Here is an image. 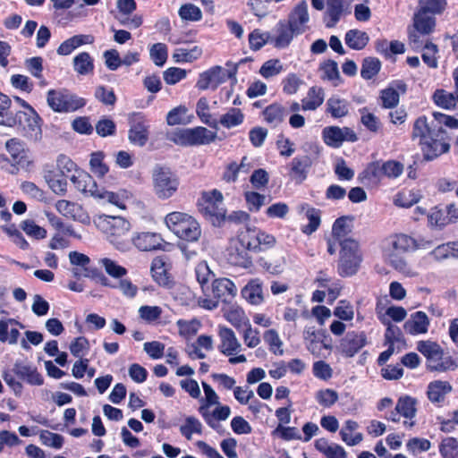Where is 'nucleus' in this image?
<instances>
[{
	"label": "nucleus",
	"mask_w": 458,
	"mask_h": 458,
	"mask_svg": "<svg viewBox=\"0 0 458 458\" xmlns=\"http://www.w3.org/2000/svg\"><path fill=\"white\" fill-rule=\"evenodd\" d=\"M428 327V317L423 311H416L411 314L409 319L403 324L404 331L411 335L426 334Z\"/></svg>",
	"instance_id": "nucleus-15"
},
{
	"label": "nucleus",
	"mask_w": 458,
	"mask_h": 458,
	"mask_svg": "<svg viewBox=\"0 0 458 458\" xmlns=\"http://www.w3.org/2000/svg\"><path fill=\"white\" fill-rule=\"evenodd\" d=\"M8 153L11 155L13 162L21 166H25L29 163L27 151L24 143L18 139H11L5 144Z\"/></svg>",
	"instance_id": "nucleus-27"
},
{
	"label": "nucleus",
	"mask_w": 458,
	"mask_h": 458,
	"mask_svg": "<svg viewBox=\"0 0 458 458\" xmlns=\"http://www.w3.org/2000/svg\"><path fill=\"white\" fill-rule=\"evenodd\" d=\"M414 30L422 35H429L433 32L436 26V19L434 16L426 14L418 10L413 18Z\"/></svg>",
	"instance_id": "nucleus-32"
},
{
	"label": "nucleus",
	"mask_w": 458,
	"mask_h": 458,
	"mask_svg": "<svg viewBox=\"0 0 458 458\" xmlns=\"http://www.w3.org/2000/svg\"><path fill=\"white\" fill-rule=\"evenodd\" d=\"M419 11L431 14V16L442 13L446 7L445 0H419Z\"/></svg>",
	"instance_id": "nucleus-50"
},
{
	"label": "nucleus",
	"mask_w": 458,
	"mask_h": 458,
	"mask_svg": "<svg viewBox=\"0 0 458 458\" xmlns=\"http://www.w3.org/2000/svg\"><path fill=\"white\" fill-rule=\"evenodd\" d=\"M93 37L90 35H75L64 40L57 48L60 55H68L79 47L93 43Z\"/></svg>",
	"instance_id": "nucleus-28"
},
{
	"label": "nucleus",
	"mask_w": 458,
	"mask_h": 458,
	"mask_svg": "<svg viewBox=\"0 0 458 458\" xmlns=\"http://www.w3.org/2000/svg\"><path fill=\"white\" fill-rule=\"evenodd\" d=\"M165 222L174 234L187 242H196L201 235L199 224L186 213H169L166 215Z\"/></svg>",
	"instance_id": "nucleus-1"
},
{
	"label": "nucleus",
	"mask_w": 458,
	"mask_h": 458,
	"mask_svg": "<svg viewBox=\"0 0 458 458\" xmlns=\"http://www.w3.org/2000/svg\"><path fill=\"white\" fill-rule=\"evenodd\" d=\"M324 337V333L316 330L314 327H308L303 332L306 347L315 356H319L322 350L327 348Z\"/></svg>",
	"instance_id": "nucleus-16"
},
{
	"label": "nucleus",
	"mask_w": 458,
	"mask_h": 458,
	"mask_svg": "<svg viewBox=\"0 0 458 458\" xmlns=\"http://www.w3.org/2000/svg\"><path fill=\"white\" fill-rule=\"evenodd\" d=\"M422 52L421 58L425 64L429 68L436 69L438 66V61L437 54L438 52L437 46L434 43H428L424 46V48L420 50Z\"/></svg>",
	"instance_id": "nucleus-56"
},
{
	"label": "nucleus",
	"mask_w": 458,
	"mask_h": 458,
	"mask_svg": "<svg viewBox=\"0 0 458 458\" xmlns=\"http://www.w3.org/2000/svg\"><path fill=\"white\" fill-rule=\"evenodd\" d=\"M416 400L411 396H403L398 399L396 411L401 416L407 420H411L416 415Z\"/></svg>",
	"instance_id": "nucleus-46"
},
{
	"label": "nucleus",
	"mask_w": 458,
	"mask_h": 458,
	"mask_svg": "<svg viewBox=\"0 0 458 458\" xmlns=\"http://www.w3.org/2000/svg\"><path fill=\"white\" fill-rule=\"evenodd\" d=\"M369 39L368 34L359 30H351L345 34V43L356 50L364 48Z\"/></svg>",
	"instance_id": "nucleus-42"
},
{
	"label": "nucleus",
	"mask_w": 458,
	"mask_h": 458,
	"mask_svg": "<svg viewBox=\"0 0 458 458\" xmlns=\"http://www.w3.org/2000/svg\"><path fill=\"white\" fill-rule=\"evenodd\" d=\"M44 178L49 188L56 194L63 195L67 191L66 175L53 169L44 171Z\"/></svg>",
	"instance_id": "nucleus-26"
},
{
	"label": "nucleus",
	"mask_w": 458,
	"mask_h": 458,
	"mask_svg": "<svg viewBox=\"0 0 458 458\" xmlns=\"http://www.w3.org/2000/svg\"><path fill=\"white\" fill-rule=\"evenodd\" d=\"M11 99L0 92V124L13 126V116L10 113Z\"/></svg>",
	"instance_id": "nucleus-57"
},
{
	"label": "nucleus",
	"mask_w": 458,
	"mask_h": 458,
	"mask_svg": "<svg viewBox=\"0 0 458 458\" xmlns=\"http://www.w3.org/2000/svg\"><path fill=\"white\" fill-rule=\"evenodd\" d=\"M324 101V92L321 88L312 87L308 93L307 98L302 101L303 110H315Z\"/></svg>",
	"instance_id": "nucleus-49"
},
{
	"label": "nucleus",
	"mask_w": 458,
	"mask_h": 458,
	"mask_svg": "<svg viewBox=\"0 0 458 458\" xmlns=\"http://www.w3.org/2000/svg\"><path fill=\"white\" fill-rule=\"evenodd\" d=\"M132 242L141 251H151L161 248L163 239L158 233L143 232L137 233Z\"/></svg>",
	"instance_id": "nucleus-18"
},
{
	"label": "nucleus",
	"mask_w": 458,
	"mask_h": 458,
	"mask_svg": "<svg viewBox=\"0 0 458 458\" xmlns=\"http://www.w3.org/2000/svg\"><path fill=\"white\" fill-rule=\"evenodd\" d=\"M310 165V160L307 156L294 157L291 163L292 176L300 182H302L306 178Z\"/></svg>",
	"instance_id": "nucleus-40"
},
{
	"label": "nucleus",
	"mask_w": 458,
	"mask_h": 458,
	"mask_svg": "<svg viewBox=\"0 0 458 458\" xmlns=\"http://www.w3.org/2000/svg\"><path fill=\"white\" fill-rule=\"evenodd\" d=\"M382 254L384 260L394 269L406 272L407 263L403 257V253L383 248Z\"/></svg>",
	"instance_id": "nucleus-43"
},
{
	"label": "nucleus",
	"mask_w": 458,
	"mask_h": 458,
	"mask_svg": "<svg viewBox=\"0 0 458 458\" xmlns=\"http://www.w3.org/2000/svg\"><path fill=\"white\" fill-rule=\"evenodd\" d=\"M283 71V65L278 59H270L265 62L260 67L259 73L262 77L268 79L279 74Z\"/></svg>",
	"instance_id": "nucleus-64"
},
{
	"label": "nucleus",
	"mask_w": 458,
	"mask_h": 458,
	"mask_svg": "<svg viewBox=\"0 0 458 458\" xmlns=\"http://www.w3.org/2000/svg\"><path fill=\"white\" fill-rule=\"evenodd\" d=\"M129 140L131 143L142 147L148 140V121L142 113H132L129 116Z\"/></svg>",
	"instance_id": "nucleus-8"
},
{
	"label": "nucleus",
	"mask_w": 458,
	"mask_h": 458,
	"mask_svg": "<svg viewBox=\"0 0 458 458\" xmlns=\"http://www.w3.org/2000/svg\"><path fill=\"white\" fill-rule=\"evenodd\" d=\"M224 317L229 323L238 329L250 323L244 310L236 305H231L225 310Z\"/></svg>",
	"instance_id": "nucleus-35"
},
{
	"label": "nucleus",
	"mask_w": 458,
	"mask_h": 458,
	"mask_svg": "<svg viewBox=\"0 0 458 458\" xmlns=\"http://www.w3.org/2000/svg\"><path fill=\"white\" fill-rule=\"evenodd\" d=\"M434 103L444 109H454L458 104L456 93H452L445 89H437L433 94Z\"/></svg>",
	"instance_id": "nucleus-37"
},
{
	"label": "nucleus",
	"mask_w": 458,
	"mask_h": 458,
	"mask_svg": "<svg viewBox=\"0 0 458 458\" xmlns=\"http://www.w3.org/2000/svg\"><path fill=\"white\" fill-rule=\"evenodd\" d=\"M265 120L274 125L279 124L284 117V109L279 104H272L263 112Z\"/></svg>",
	"instance_id": "nucleus-53"
},
{
	"label": "nucleus",
	"mask_w": 458,
	"mask_h": 458,
	"mask_svg": "<svg viewBox=\"0 0 458 458\" xmlns=\"http://www.w3.org/2000/svg\"><path fill=\"white\" fill-rule=\"evenodd\" d=\"M403 165L395 160L382 163L383 175L389 179L398 178L403 172Z\"/></svg>",
	"instance_id": "nucleus-62"
},
{
	"label": "nucleus",
	"mask_w": 458,
	"mask_h": 458,
	"mask_svg": "<svg viewBox=\"0 0 458 458\" xmlns=\"http://www.w3.org/2000/svg\"><path fill=\"white\" fill-rule=\"evenodd\" d=\"M427 367L429 370L437 372L454 370L458 367V359L445 355L441 349L437 356L427 362Z\"/></svg>",
	"instance_id": "nucleus-23"
},
{
	"label": "nucleus",
	"mask_w": 458,
	"mask_h": 458,
	"mask_svg": "<svg viewBox=\"0 0 458 458\" xmlns=\"http://www.w3.org/2000/svg\"><path fill=\"white\" fill-rule=\"evenodd\" d=\"M13 124H17L23 136L30 140L37 142L41 140V118L35 109L18 111L13 116Z\"/></svg>",
	"instance_id": "nucleus-5"
},
{
	"label": "nucleus",
	"mask_w": 458,
	"mask_h": 458,
	"mask_svg": "<svg viewBox=\"0 0 458 458\" xmlns=\"http://www.w3.org/2000/svg\"><path fill=\"white\" fill-rule=\"evenodd\" d=\"M327 251L331 255L344 252V216L338 217L333 225L330 236L327 238Z\"/></svg>",
	"instance_id": "nucleus-17"
},
{
	"label": "nucleus",
	"mask_w": 458,
	"mask_h": 458,
	"mask_svg": "<svg viewBox=\"0 0 458 458\" xmlns=\"http://www.w3.org/2000/svg\"><path fill=\"white\" fill-rule=\"evenodd\" d=\"M149 57L158 67H162L168 58V47L164 43H155L149 47Z\"/></svg>",
	"instance_id": "nucleus-48"
},
{
	"label": "nucleus",
	"mask_w": 458,
	"mask_h": 458,
	"mask_svg": "<svg viewBox=\"0 0 458 458\" xmlns=\"http://www.w3.org/2000/svg\"><path fill=\"white\" fill-rule=\"evenodd\" d=\"M439 452L443 458H458V440L452 437L444 438Z\"/></svg>",
	"instance_id": "nucleus-54"
},
{
	"label": "nucleus",
	"mask_w": 458,
	"mask_h": 458,
	"mask_svg": "<svg viewBox=\"0 0 458 458\" xmlns=\"http://www.w3.org/2000/svg\"><path fill=\"white\" fill-rule=\"evenodd\" d=\"M199 412L211 428L219 432L221 428L219 421L226 420L229 418L231 409L227 405L218 404L213 411H210L209 409H206L205 407H199Z\"/></svg>",
	"instance_id": "nucleus-13"
},
{
	"label": "nucleus",
	"mask_w": 458,
	"mask_h": 458,
	"mask_svg": "<svg viewBox=\"0 0 458 458\" xmlns=\"http://www.w3.org/2000/svg\"><path fill=\"white\" fill-rule=\"evenodd\" d=\"M363 261V252L360 243L351 238H345V276L355 275Z\"/></svg>",
	"instance_id": "nucleus-9"
},
{
	"label": "nucleus",
	"mask_w": 458,
	"mask_h": 458,
	"mask_svg": "<svg viewBox=\"0 0 458 458\" xmlns=\"http://www.w3.org/2000/svg\"><path fill=\"white\" fill-rule=\"evenodd\" d=\"M274 34L270 38V41L277 48L287 47L293 38L299 34L295 33L294 30L287 23L286 21H279L275 26Z\"/></svg>",
	"instance_id": "nucleus-14"
},
{
	"label": "nucleus",
	"mask_w": 458,
	"mask_h": 458,
	"mask_svg": "<svg viewBox=\"0 0 458 458\" xmlns=\"http://www.w3.org/2000/svg\"><path fill=\"white\" fill-rule=\"evenodd\" d=\"M300 209L301 212H305V216L309 220V224L303 227L302 232L306 234H311L320 225V211L310 208L308 204H301Z\"/></svg>",
	"instance_id": "nucleus-36"
},
{
	"label": "nucleus",
	"mask_w": 458,
	"mask_h": 458,
	"mask_svg": "<svg viewBox=\"0 0 458 458\" xmlns=\"http://www.w3.org/2000/svg\"><path fill=\"white\" fill-rule=\"evenodd\" d=\"M218 336L220 344L218 350L225 356H233L242 349V344L237 339L235 333L225 326L218 327Z\"/></svg>",
	"instance_id": "nucleus-11"
},
{
	"label": "nucleus",
	"mask_w": 458,
	"mask_h": 458,
	"mask_svg": "<svg viewBox=\"0 0 458 458\" xmlns=\"http://www.w3.org/2000/svg\"><path fill=\"white\" fill-rule=\"evenodd\" d=\"M320 78L323 81H327L336 86L340 83V72L338 64L335 61L328 59L319 65Z\"/></svg>",
	"instance_id": "nucleus-31"
},
{
	"label": "nucleus",
	"mask_w": 458,
	"mask_h": 458,
	"mask_svg": "<svg viewBox=\"0 0 458 458\" xmlns=\"http://www.w3.org/2000/svg\"><path fill=\"white\" fill-rule=\"evenodd\" d=\"M366 344V335L363 332H349L345 335V355L353 356Z\"/></svg>",
	"instance_id": "nucleus-34"
},
{
	"label": "nucleus",
	"mask_w": 458,
	"mask_h": 458,
	"mask_svg": "<svg viewBox=\"0 0 458 458\" xmlns=\"http://www.w3.org/2000/svg\"><path fill=\"white\" fill-rule=\"evenodd\" d=\"M248 250L245 248L240 249L237 246H232L228 249L227 253V260L230 264L242 267H249L252 264V260L249 253Z\"/></svg>",
	"instance_id": "nucleus-30"
},
{
	"label": "nucleus",
	"mask_w": 458,
	"mask_h": 458,
	"mask_svg": "<svg viewBox=\"0 0 458 458\" xmlns=\"http://www.w3.org/2000/svg\"><path fill=\"white\" fill-rule=\"evenodd\" d=\"M70 180L79 191L97 199L100 188L97 185L89 174L84 171L76 170L75 174L71 176Z\"/></svg>",
	"instance_id": "nucleus-12"
},
{
	"label": "nucleus",
	"mask_w": 458,
	"mask_h": 458,
	"mask_svg": "<svg viewBox=\"0 0 458 458\" xmlns=\"http://www.w3.org/2000/svg\"><path fill=\"white\" fill-rule=\"evenodd\" d=\"M242 297L252 305H259L264 301L262 282L251 279L242 290Z\"/></svg>",
	"instance_id": "nucleus-24"
},
{
	"label": "nucleus",
	"mask_w": 458,
	"mask_h": 458,
	"mask_svg": "<svg viewBox=\"0 0 458 458\" xmlns=\"http://www.w3.org/2000/svg\"><path fill=\"white\" fill-rule=\"evenodd\" d=\"M324 142L332 148H340L344 142V131L336 126L325 127L322 131Z\"/></svg>",
	"instance_id": "nucleus-41"
},
{
	"label": "nucleus",
	"mask_w": 458,
	"mask_h": 458,
	"mask_svg": "<svg viewBox=\"0 0 458 458\" xmlns=\"http://www.w3.org/2000/svg\"><path fill=\"white\" fill-rule=\"evenodd\" d=\"M380 67L381 63L377 58H367L362 64L360 75L365 80H370L378 73Z\"/></svg>",
	"instance_id": "nucleus-58"
},
{
	"label": "nucleus",
	"mask_w": 458,
	"mask_h": 458,
	"mask_svg": "<svg viewBox=\"0 0 458 458\" xmlns=\"http://www.w3.org/2000/svg\"><path fill=\"white\" fill-rule=\"evenodd\" d=\"M382 163L376 161L369 164L360 174V179L364 184L377 185L383 179Z\"/></svg>",
	"instance_id": "nucleus-29"
},
{
	"label": "nucleus",
	"mask_w": 458,
	"mask_h": 458,
	"mask_svg": "<svg viewBox=\"0 0 458 458\" xmlns=\"http://www.w3.org/2000/svg\"><path fill=\"white\" fill-rule=\"evenodd\" d=\"M452 390L453 386L448 381L435 380L428 385L427 395L432 403L440 405Z\"/></svg>",
	"instance_id": "nucleus-19"
},
{
	"label": "nucleus",
	"mask_w": 458,
	"mask_h": 458,
	"mask_svg": "<svg viewBox=\"0 0 458 458\" xmlns=\"http://www.w3.org/2000/svg\"><path fill=\"white\" fill-rule=\"evenodd\" d=\"M244 121V114L240 108L231 107L220 116L218 124L225 129H232L241 125Z\"/></svg>",
	"instance_id": "nucleus-33"
},
{
	"label": "nucleus",
	"mask_w": 458,
	"mask_h": 458,
	"mask_svg": "<svg viewBox=\"0 0 458 458\" xmlns=\"http://www.w3.org/2000/svg\"><path fill=\"white\" fill-rule=\"evenodd\" d=\"M258 233L259 229L256 227H247L244 232H242L239 235V242L241 247L245 248L248 250L257 252L258 250Z\"/></svg>",
	"instance_id": "nucleus-44"
},
{
	"label": "nucleus",
	"mask_w": 458,
	"mask_h": 458,
	"mask_svg": "<svg viewBox=\"0 0 458 458\" xmlns=\"http://www.w3.org/2000/svg\"><path fill=\"white\" fill-rule=\"evenodd\" d=\"M308 4L302 0L299 2L290 12L287 23L294 30L295 33L302 34L308 29L310 14Z\"/></svg>",
	"instance_id": "nucleus-10"
},
{
	"label": "nucleus",
	"mask_w": 458,
	"mask_h": 458,
	"mask_svg": "<svg viewBox=\"0 0 458 458\" xmlns=\"http://www.w3.org/2000/svg\"><path fill=\"white\" fill-rule=\"evenodd\" d=\"M162 312V309L158 306L144 305L139 309L140 318L149 324L158 320Z\"/></svg>",
	"instance_id": "nucleus-60"
},
{
	"label": "nucleus",
	"mask_w": 458,
	"mask_h": 458,
	"mask_svg": "<svg viewBox=\"0 0 458 458\" xmlns=\"http://www.w3.org/2000/svg\"><path fill=\"white\" fill-rule=\"evenodd\" d=\"M72 66L78 75H91L95 69L94 59L88 52H81L73 57Z\"/></svg>",
	"instance_id": "nucleus-25"
},
{
	"label": "nucleus",
	"mask_w": 458,
	"mask_h": 458,
	"mask_svg": "<svg viewBox=\"0 0 458 458\" xmlns=\"http://www.w3.org/2000/svg\"><path fill=\"white\" fill-rule=\"evenodd\" d=\"M208 102L207 98H200L196 105V113L201 122L211 128L218 129V122L208 113Z\"/></svg>",
	"instance_id": "nucleus-45"
},
{
	"label": "nucleus",
	"mask_w": 458,
	"mask_h": 458,
	"mask_svg": "<svg viewBox=\"0 0 458 458\" xmlns=\"http://www.w3.org/2000/svg\"><path fill=\"white\" fill-rule=\"evenodd\" d=\"M448 217V215H445V211L444 209H439L437 208H432L428 216L429 225L437 228H443L451 223V219Z\"/></svg>",
	"instance_id": "nucleus-59"
},
{
	"label": "nucleus",
	"mask_w": 458,
	"mask_h": 458,
	"mask_svg": "<svg viewBox=\"0 0 458 458\" xmlns=\"http://www.w3.org/2000/svg\"><path fill=\"white\" fill-rule=\"evenodd\" d=\"M265 343L268 345L269 351L276 355H283V342L275 329H269L263 335Z\"/></svg>",
	"instance_id": "nucleus-52"
},
{
	"label": "nucleus",
	"mask_w": 458,
	"mask_h": 458,
	"mask_svg": "<svg viewBox=\"0 0 458 458\" xmlns=\"http://www.w3.org/2000/svg\"><path fill=\"white\" fill-rule=\"evenodd\" d=\"M103 158L104 156L102 152H94L91 154L89 161L90 169L91 172L98 177H103L108 172V167L103 163Z\"/></svg>",
	"instance_id": "nucleus-63"
},
{
	"label": "nucleus",
	"mask_w": 458,
	"mask_h": 458,
	"mask_svg": "<svg viewBox=\"0 0 458 458\" xmlns=\"http://www.w3.org/2000/svg\"><path fill=\"white\" fill-rule=\"evenodd\" d=\"M193 146L208 145L216 139V133L205 127L198 126L191 128Z\"/></svg>",
	"instance_id": "nucleus-47"
},
{
	"label": "nucleus",
	"mask_w": 458,
	"mask_h": 458,
	"mask_svg": "<svg viewBox=\"0 0 458 458\" xmlns=\"http://www.w3.org/2000/svg\"><path fill=\"white\" fill-rule=\"evenodd\" d=\"M432 115L434 121L430 124L425 115L418 117L413 123L411 137L413 140L419 139L420 145L428 140L431 132L440 125L450 129H458V119L440 112H433Z\"/></svg>",
	"instance_id": "nucleus-2"
},
{
	"label": "nucleus",
	"mask_w": 458,
	"mask_h": 458,
	"mask_svg": "<svg viewBox=\"0 0 458 458\" xmlns=\"http://www.w3.org/2000/svg\"><path fill=\"white\" fill-rule=\"evenodd\" d=\"M203 199L207 204L204 208L206 214L214 216L216 218L225 219V210L219 208L223 202V194L219 191L213 190L209 192H205Z\"/></svg>",
	"instance_id": "nucleus-20"
},
{
	"label": "nucleus",
	"mask_w": 458,
	"mask_h": 458,
	"mask_svg": "<svg viewBox=\"0 0 458 458\" xmlns=\"http://www.w3.org/2000/svg\"><path fill=\"white\" fill-rule=\"evenodd\" d=\"M202 428L203 426L197 418L188 416L184 424L180 427V432L186 439L191 440L192 434H202Z\"/></svg>",
	"instance_id": "nucleus-51"
},
{
	"label": "nucleus",
	"mask_w": 458,
	"mask_h": 458,
	"mask_svg": "<svg viewBox=\"0 0 458 458\" xmlns=\"http://www.w3.org/2000/svg\"><path fill=\"white\" fill-rule=\"evenodd\" d=\"M236 72L237 66H233L231 70H225L221 66H214L199 75L196 86L202 90L208 88L216 89L227 79L233 77Z\"/></svg>",
	"instance_id": "nucleus-7"
},
{
	"label": "nucleus",
	"mask_w": 458,
	"mask_h": 458,
	"mask_svg": "<svg viewBox=\"0 0 458 458\" xmlns=\"http://www.w3.org/2000/svg\"><path fill=\"white\" fill-rule=\"evenodd\" d=\"M327 10L325 15L326 25L334 27L340 20L343 13V0H327Z\"/></svg>",
	"instance_id": "nucleus-39"
},
{
	"label": "nucleus",
	"mask_w": 458,
	"mask_h": 458,
	"mask_svg": "<svg viewBox=\"0 0 458 458\" xmlns=\"http://www.w3.org/2000/svg\"><path fill=\"white\" fill-rule=\"evenodd\" d=\"M39 439L42 445L55 449L62 448L64 438L62 435L48 430H41Z\"/></svg>",
	"instance_id": "nucleus-55"
},
{
	"label": "nucleus",
	"mask_w": 458,
	"mask_h": 458,
	"mask_svg": "<svg viewBox=\"0 0 458 458\" xmlns=\"http://www.w3.org/2000/svg\"><path fill=\"white\" fill-rule=\"evenodd\" d=\"M100 264L105 267L106 272L114 278H122L127 274L125 267L108 258L100 259Z\"/></svg>",
	"instance_id": "nucleus-61"
},
{
	"label": "nucleus",
	"mask_w": 458,
	"mask_h": 458,
	"mask_svg": "<svg viewBox=\"0 0 458 458\" xmlns=\"http://www.w3.org/2000/svg\"><path fill=\"white\" fill-rule=\"evenodd\" d=\"M212 290L214 295L224 301H230L237 293L234 283L225 277L214 280Z\"/></svg>",
	"instance_id": "nucleus-22"
},
{
	"label": "nucleus",
	"mask_w": 458,
	"mask_h": 458,
	"mask_svg": "<svg viewBox=\"0 0 458 458\" xmlns=\"http://www.w3.org/2000/svg\"><path fill=\"white\" fill-rule=\"evenodd\" d=\"M151 178L154 193L160 199L171 198L178 190L179 179L168 167L155 166Z\"/></svg>",
	"instance_id": "nucleus-3"
},
{
	"label": "nucleus",
	"mask_w": 458,
	"mask_h": 458,
	"mask_svg": "<svg viewBox=\"0 0 458 458\" xmlns=\"http://www.w3.org/2000/svg\"><path fill=\"white\" fill-rule=\"evenodd\" d=\"M450 137L443 125L437 127L431 132L429 139L426 140L421 146L424 157L427 160H433L440 155L446 153L450 148Z\"/></svg>",
	"instance_id": "nucleus-6"
},
{
	"label": "nucleus",
	"mask_w": 458,
	"mask_h": 458,
	"mask_svg": "<svg viewBox=\"0 0 458 458\" xmlns=\"http://www.w3.org/2000/svg\"><path fill=\"white\" fill-rule=\"evenodd\" d=\"M201 55L202 48L199 46H194L191 48H176L172 57L175 63H191L199 59Z\"/></svg>",
	"instance_id": "nucleus-38"
},
{
	"label": "nucleus",
	"mask_w": 458,
	"mask_h": 458,
	"mask_svg": "<svg viewBox=\"0 0 458 458\" xmlns=\"http://www.w3.org/2000/svg\"><path fill=\"white\" fill-rule=\"evenodd\" d=\"M47 101L50 108L58 113L74 112L86 105L85 99L67 90H48Z\"/></svg>",
	"instance_id": "nucleus-4"
},
{
	"label": "nucleus",
	"mask_w": 458,
	"mask_h": 458,
	"mask_svg": "<svg viewBox=\"0 0 458 458\" xmlns=\"http://www.w3.org/2000/svg\"><path fill=\"white\" fill-rule=\"evenodd\" d=\"M13 371L21 379L26 381L32 386H41L44 383L43 377L38 372L37 369L22 363L16 362L13 366Z\"/></svg>",
	"instance_id": "nucleus-21"
}]
</instances>
